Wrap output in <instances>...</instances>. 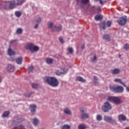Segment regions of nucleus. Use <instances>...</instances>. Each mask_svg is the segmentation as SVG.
<instances>
[{
	"label": "nucleus",
	"mask_w": 129,
	"mask_h": 129,
	"mask_svg": "<svg viewBox=\"0 0 129 129\" xmlns=\"http://www.w3.org/2000/svg\"><path fill=\"white\" fill-rule=\"evenodd\" d=\"M94 84H98V78H97V77L94 76Z\"/></svg>",
	"instance_id": "obj_35"
},
{
	"label": "nucleus",
	"mask_w": 129,
	"mask_h": 129,
	"mask_svg": "<svg viewBox=\"0 0 129 129\" xmlns=\"http://www.w3.org/2000/svg\"><path fill=\"white\" fill-rule=\"evenodd\" d=\"M24 120V119H23V117H22V116L18 115L14 117V119L13 120V123L14 124H19L20 122H22Z\"/></svg>",
	"instance_id": "obj_7"
},
{
	"label": "nucleus",
	"mask_w": 129,
	"mask_h": 129,
	"mask_svg": "<svg viewBox=\"0 0 129 129\" xmlns=\"http://www.w3.org/2000/svg\"><path fill=\"white\" fill-rule=\"evenodd\" d=\"M114 99V97L109 96L108 97L107 100V101H109L110 102H113Z\"/></svg>",
	"instance_id": "obj_30"
},
{
	"label": "nucleus",
	"mask_w": 129,
	"mask_h": 129,
	"mask_svg": "<svg viewBox=\"0 0 129 129\" xmlns=\"http://www.w3.org/2000/svg\"><path fill=\"white\" fill-rule=\"evenodd\" d=\"M103 40H105L107 42H110V36L108 34H104L103 36Z\"/></svg>",
	"instance_id": "obj_18"
},
{
	"label": "nucleus",
	"mask_w": 129,
	"mask_h": 129,
	"mask_svg": "<svg viewBox=\"0 0 129 129\" xmlns=\"http://www.w3.org/2000/svg\"><path fill=\"white\" fill-rule=\"evenodd\" d=\"M104 120L107 122L112 123V124H115L116 123V120H115V119H113L112 117L109 116H105Z\"/></svg>",
	"instance_id": "obj_5"
},
{
	"label": "nucleus",
	"mask_w": 129,
	"mask_h": 129,
	"mask_svg": "<svg viewBox=\"0 0 129 129\" xmlns=\"http://www.w3.org/2000/svg\"><path fill=\"white\" fill-rule=\"evenodd\" d=\"M40 50V48L37 46H34L33 45V52H38V51Z\"/></svg>",
	"instance_id": "obj_34"
},
{
	"label": "nucleus",
	"mask_w": 129,
	"mask_h": 129,
	"mask_svg": "<svg viewBox=\"0 0 129 129\" xmlns=\"http://www.w3.org/2000/svg\"><path fill=\"white\" fill-rule=\"evenodd\" d=\"M114 81L115 82H118V83H120V84H122V85L124 86V83L122 82V81L120 79H115Z\"/></svg>",
	"instance_id": "obj_27"
},
{
	"label": "nucleus",
	"mask_w": 129,
	"mask_h": 129,
	"mask_svg": "<svg viewBox=\"0 0 129 129\" xmlns=\"http://www.w3.org/2000/svg\"><path fill=\"white\" fill-rule=\"evenodd\" d=\"M64 113H66V114H71L72 112L68 108H66L64 110Z\"/></svg>",
	"instance_id": "obj_32"
},
{
	"label": "nucleus",
	"mask_w": 129,
	"mask_h": 129,
	"mask_svg": "<svg viewBox=\"0 0 129 129\" xmlns=\"http://www.w3.org/2000/svg\"><path fill=\"white\" fill-rule=\"evenodd\" d=\"M77 3L78 6L81 8H83L85 5H87L89 3V0H77Z\"/></svg>",
	"instance_id": "obj_8"
},
{
	"label": "nucleus",
	"mask_w": 129,
	"mask_h": 129,
	"mask_svg": "<svg viewBox=\"0 0 129 129\" xmlns=\"http://www.w3.org/2000/svg\"><path fill=\"white\" fill-rule=\"evenodd\" d=\"M97 60V56L94 55L93 58L92 59V62H95Z\"/></svg>",
	"instance_id": "obj_46"
},
{
	"label": "nucleus",
	"mask_w": 129,
	"mask_h": 129,
	"mask_svg": "<svg viewBox=\"0 0 129 129\" xmlns=\"http://www.w3.org/2000/svg\"><path fill=\"white\" fill-rule=\"evenodd\" d=\"M61 129H71V127L68 124H64L62 126Z\"/></svg>",
	"instance_id": "obj_36"
},
{
	"label": "nucleus",
	"mask_w": 129,
	"mask_h": 129,
	"mask_svg": "<svg viewBox=\"0 0 129 129\" xmlns=\"http://www.w3.org/2000/svg\"><path fill=\"white\" fill-rule=\"evenodd\" d=\"M47 26H48L49 29H51V30H52V29H53V28H54V24H53V23L52 22H48Z\"/></svg>",
	"instance_id": "obj_26"
},
{
	"label": "nucleus",
	"mask_w": 129,
	"mask_h": 129,
	"mask_svg": "<svg viewBox=\"0 0 129 129\" xmlns=\"http://www.w3.org/2000/svg\"><path fill=\"white\" fill-rule=\"evenodd\" d=\"M39 119L37 118H34L33 120V123L35 126H37L38 125V124L39 123Z\"/></svg>",
	"instance_id": "obj_23"
},
{
	"label": "nucleus",
	"mask_w": 129,
	"mask_h": 129,
	"mask_svg": "<svg viewBox=\"0 0 129 129\" xmlns=\"http://www.w3.org/2000/svg\"><path fill=\"white\" fill-rule=\"evenodd\" d=\"M120 72V70L119 69H114L111 70V73L114 75H116Z\"/></svg>",
	"instance_id": "obj_19"
},
{
	"label": "nucleus",
	"mask_w": 129,
	"mask_h": 129,
	"mask_svg": "<svg viewBox=\"0 0 129 129\" xmlns=\"http://www.w3.org/2000/svg\"><path fill=\"white\" fill-rule=\"evenodd\" d=\"M34 47V44L33 43H28L25 46V48L26 50H29L31 52H33V48Z\"/></svg>",
	"instance_id": "obj_13"
},
{
	"label": "nucleus",
	"mask_w": 129,
	"mask_h": 129,
	"mask_svg": "<svg viewBox=\"0 0 129 129\" xmlns=\"http://www.w3.org/2000/svg\"><path fill=\"white\" fill-rule=\"evenodd\" d=\"M77 80H78V81H79L80 82H85V81H86L85 79H83V78H82L81 76L77 77Z\"/></svg>",
	"instance_id": "obj_25"
},
{
	"label": "nucleus",
	"mask_w": 129,
	"mask_h": 129,
	"mask_svg": "<svg viewBox=\"0 0 129 129\" xmlns=\"http://www.w3.org/2000/svg\"><path fill=\"white\" fill-rule=\"evenodd\" d=\"M16 34H18L19 35L23 34V29L22 28H18L16 31Z\"/></svg>",
	"instance_id": "obj_31"
},
{
	"label": "nucleus",
	"mask_w": 129,
	"mask_h": 129,
	"mask_svg": "<svg viewBox=\"0 0 129 129\" xmlns=\"http://www.w3.org/2000/svg\"><path fill=\"white\" fill-rule=\"evenodd\" d=\"M10 60L12 61V62H14V61L15 60L17 64H18V65H21L23 63V57H22V56H19L15 59V57H11Z\"/></svg>",
	"instance_id": "obj_6"
},
{
	"label": "nucleus",
	"mask_w": 129,
	"mask_h": 129,
	"mask_svg": "<svg viewBox=\"0 0 129 129\" xmlns=\"http://www.w3.org/2000/svg\"><path fill=\"white\" fill-rule=\"evenodd\" d=\"M92 10H93V11H95V7L94 6L92 7Z\"/></svg>",
	"instance_id": "obj_52"
},
{
	"label": "nucleus",
	"mask_w": 129,
	"mask_h": 129,
	"mask_svg": "<svg viewBox=\"0 0 129 129\" xmlns=\"http://www.w3.org/2000/svg\"><path fill=\"white\" fill-rule=\"evenodd\" d=\"M17 40H14L11 41V43H14V42H16Z\"/></svg>",
	"instance_id": "obj_54"
},
{
	"label": "nucleus",
	"mask_w": 129,
	"mask_h": 129,
	"mask_svg": "<svg viewBox=\"0 0 129 129\" xmlns=\"http://www.w3.org/2000/svg\"><path fill=\"white\" fill-rule=\"evenodd\" d=\"M125 129H129V127H126Z\"/></svg>",
	"instance_id": "obj_55"
},
{
	"label": "nucleus",
	"mask_w": 129,
	"mask_h": 129,
	"mask_svg": "<svg viewBox=\"0 0 129 129\" xmlns=\"http://www.w3.org/2000/svg\"><path fill=\"white\" fill-rule=\"evenodd\" d=\"M113 102L115 104H120L121 100L119 99V97H114Z\"/></svg>",
	"instance_id": "obj_15"
},
{
	"label": "nucleus",
	"mask_w": 129,
	"mask_h": 129,
	"mask_svg": "<svg viewBox=\"0 0 129 129\" xmlns=\"http://www.w3.org/2000/svg\"><path fill=\"white\" fill-rule=\"evenodd\" d=\"M44 80L52 87H58L59 86V81L55 77H45L44 78Z\"/></svg>",
	"instance_id": "obj_1"
},
{
	"label": "nucleus",
	"mask_w": 129,
	"mask_h": 129,
	"mask_svg": "<svg viewBox=\"0 0 129 129\" xmlns=\"http://www.w3.org/2000/svg\"><path fill=\"white\" fill-rule=\"evenodd\" d=\"M59 41L60 42V43H61V44H63V43H64V40H63V38L62 37H60L59 38Z\"/></svg>",
	"instance_id": "obj_49"
},
{
	"label": "nucleus",
	"mask_w": 129,
	"mask_h": 129,
	"mask_svg": "<svg viewBox=\"0 0 129 129\" xmlns=\"http://www.w3.org/2000/svg\"><path fill=\"white\" fill-rule=\"evenodd\" d=\"M102 120V116L101 115H97V120H98V121H100V120Z\"/></svg>",
	"instance_id": "obj_39"
},
{
	"label": "nucleus",
	"mask_w": 129,
	"mask_h": 129,
	"mask_svg": "<svg viewBox=\"0 0 129 129\" xmlns=\"http://www.w3.org/2000/svg\"><path fill=\"white\" fill-rule=\"evenodd\" d=\"M118 119L120 121H124L126 120V117L123 114H120L118 116Z\"/></svg>",
	"instance_id": "obj_17"
},
{
	"label": "nucleus",
	"mask_w": 129,
	"mask_h": 129,
	"mask_svg": "<svg viewBox=\"0 0 129 129\" xmlns=\"http://www.w3.org/2000/svg\"><path fill=\"white\" fill-rule=\"evenodd\" d=\"M106 26L108 28L111 27V21H108L106 23Z\"/></svg>",
	"instance_id": "obj_43"
},
{
	"label": "nucleus",
	"mask_w": 129,
	"mask_h": 129,
	"mask_svg": "<svg viewBox=\"0 0 129 129\" xmlns=\"http://www.w3.org/2000/svg\"><path fill=\"white\" fill-rule=\"evenodd\" d=\"M62 71L63 72H61V73L62 74H66V73H67V71H68V70L66 68H63L62 69Z\"/></svg>",
	"instance_id": "obj_45"
},
{
	"label": "nucleus",
	"mask_w": 129,
	"mask_h": 129,
	"mask_svg": "<svg viewBox=\"0 0 129 129\" xmlns=\"http://www.w3.org/2000/svg\"><path fill=\"white\" fill-rule=\"evenodd\" d=\"M19 129H25V126H24L22 125H19Z\"/></svg>",
	"instance_id": "obj_50"
},
{
	"label": "nucleus",
	"mask_w": 129,
	"mask_h": 129,
	"mask_svg": "<svg viewBox=\"0 0 129 129\" xmlns=\"http://www.w3.org/2000/svg\"><path fill=\"white\" fill-rule=\"evenodd\" d=\"M101 29H103V30H105L106 27H105V22H102L99 25Z\"/></svg>",
	"instance_id": "obj_28"
},
{
	"label": "nucleus",
	"mask_w": 129,
	"mask_h": 129,
	"mask_svg": "<svg viewBox=\"0 0 129 129\" xmlns=\"http://www.w3.org/2000/svg\"><path fill=\"white\" fill-rule=\"evenodd\" d=\"M8 115H10V111H6L3 113L2 116L3 117H8Z\"/></svg>",
	"instance_id": "obj_29"
},
{
	"label": "nucleus",
	"mask_w": 129,
	"mask_h": 129,
	"mask_svg": "<svg viewBox=\"0 0 129 129\" xmlns=\"http://www.w3.org/2000/svg\"><path fill=\"white\" fill-rule=\"evenodd\" d=\"M8 71H9V72H14V71H15V66L12 64H9L8 66Z\"/></svg>",
	"instance_id": "obj_14"
},
{
	"label": "nucleus",
	"mask_w": 129,
	"mask_h": 129,
	"mask_svg": "<svg viewBox=\"0 0 129 129\" xmlns=\"http://www.w3.org/2000/svg\"><path fill=\"white\" fill-rule=\"evenodd\" d=\"M15 54H16V53L13 49H11V48H9L8 55H9V56H15Z\"/></svg>",
	"instance_id": "obj_21"
},
{
	"label": "nucleus",
	"mask_w": 129,
	"mask_h": 129,
	"mask_svg": "<svg viewBox=\"0 0 129 129\" xmlns=\"http://www.w3.org/2000/svg\"><path fill=\"white\" fill-rule=\"evenodd\" d=\"M85 48V46L84 45H82V47H81V49L82 50H83V49H84Z\"/></svg>",
	"instance_id": "obj_53"
},
{
	"label": "nucleus",
	"mask_w": 129,
	"mask_h": 129,
	"mask_svg": "<svg viewBox=\"0 0 129 129\" xmlns=\"http://www.w3.org/2000/svg\"><path fill=\"white\" fill-rule=\"evenodd\" d=\"M123 48L124 50H126V51H127V50H129V44L127 43H126L125 45H123Z\"/></svg>",
	"instance_id": "obj_38"
},
{
	"label": "nucleus",
	"mask_w": 129,
	"mask_h": 129,
	"mask_svg": "<svg viewBox=\"0 0 129 129\" xmlns=\"http://www.w3.org/2000/svg\"><path fill=\"white\" fill-rule=\"evenodd\" d=\"M110 89L111 91L115 93H122L124 90L123 87L121 86H111L110 87Z\"/></svg>",
	"instance_id": "obj_2"
},
{
	"label": "nucleus",
	"mask_w": 129,
	"mask_h": 129,
	"mask_svg": "<svg viewBox=\"0 0 129 129\" xmlns=\"http://www.w3.org/2000/svg\"><path fill=\"white\" fill-rule=\"evenodd\" d=\"M1 82H2V79L1 78H0V83H1Z\"/></svg>",
	"instance_id": "obj_56"
},
{
	"label": "nucleus",
	"mask_w": 129,
	"mask_h": 129,
	"mask_svg": "<svg viewBox=\"0 0 129 129\" xmlns=\"http://www.w3.org/2000/svg\"><path fill=\"white\" fill-rule=\"evenodd\" d=\"M99 2H100V5H103V2H102V0H98Z\"/></svg>",
	"instance_id": "obj_51"
},
{
	"label": "nucleus",
	"mask_w": 129,
	"mask_h": 129,
	"mask_svg": "<svg viewBox=\"0 0 129 129\" xmlns=\"http://www.w3.org/2000/svg\"><path fill=\"white\" fill-rule=\"evenodd\" d=\"M127 21V18H126V16H123L117 20V23L120 26H125Z\"/></svg>",
	"instance_id": "obj_4"
},
{
	"label": "nucleus",
	"mask_w": 129,
	"mask_h": 129,
	"mask_svg": "<svg viewBox=\"0 0 129 129\" xmlns=\"http://www.w3.org/2000/svg\"><path fill=\"white\" fill-rule=\"evenodd\" d=\"M9 6L8 8L10 10H13V9H15L16 8V6H17V4L16 3V1H11L9 2Z\"/></svg>",
	"instance_id": "obj_11"
},
{
	"label": "nucleus",
	"mask_w": 129,
	"mask_h": 129,
	"mask_svg": "<svg viewBox=\"0 0 129 129\" xmlns=\"http://www.w3.org/2000/svg\"><path fill=\"white\" fill-rule=\"evenodd\" d=\"M103 19V16L101 15H97L95 16V20L96 21H101Z\"/></svg>",
	"instance_id": "obj_20"
},
{
	"label": "nucleus",
	"mask_w": 129,
	"mask_h": 129,
	"mask_svg": "<svg viewBox=\"0 0 129 129\" xmlns=\"http://www.w3.org/2000/svg\"><path fill=\"white\" fill-rule=\"evenodd\" d=\"M62 31V26L60 25H55L51 29V32H61Z\"/></svg>",
	"instance_id": "obj_9"
},
{
	"label": "nucleus",
	"mask_w": 129,
	"mask_h": 129,
	"mask_svg": "<svg viewBox=\"0 0 129 129\" xmlns=\"http://www.w3.org/2000/svg\"><path fill=\"white\" fill-rule=\"evenodd\" d=\"M33 69H34V67H33V66H30L28 69V73L32 72Z\"/></svg>",
	"instance_id": "obj_40"
},
{
	"label": "nucleus",
	"mask_w": 129,
	"mask_h": 129,
	"mask_svg": "<svg viewBox=\"0 0 129 129\" xmlns=\"http://www.w3.org/2000/svg\"><path fill=\"white\" fill-rule=\"evenodd\" d=\"M15 16H16L17 18H20V17L22 16V12L20 11H16L15 12Z\"/></svg>",
	"instance_id": "obj_33"
},
{
	"label": "nucleus",
	"mask_w": 129,
	"mask_h": 129,
	"mask_svg": "<svg viewBox=\"0 0 129 129\" xmlns=\"http://www.w3.org/2000/svg\"><path fill=\"white\" fill-rule=\"evenodd\" d=\"M121 55H119V57H121Z\"/></svg>",
	"instance_id": "obj_58"
},
{
	"label": "nucleus",
	"mask_w": 129,
	"mask_h": 129,
	"mask_svg": "<svg viewBox=\"0 0 129 129\" xmlns=\"http://www.w3.org/2000/svg\"><path fill=\"white\" fill-rule=\"evenodd\" d=\"M78 129H86V126L83 124H81L78 126Z\"/></svg>",
	"instance_id": "obj_37"
},
{
	"label": "nucleus",
	"mask_w": 129,
	"mask_h": 129,
	"mask_svg": "<svg viewBox=\"0 0 129 129\" xmlns=\"http://www.w3.org/2000/svg\"><path fill=\"white\" fill-rule=\"evenodd\" d=\"M42 21V19L40 17H38L36 20V24L34 26V29H38V27H39V25H40V23Z\"/></svg>",
	"instance_id": "obj_16"
},
{
	"label": "nucleus",
	"mask_w": 129,
	"mask_h": 129,
	"mask_svg": "<svg viewBox=\"0 0 129 129\" xmlns=\"http://www.w3.org/2000/svg\"><path fill=\"white\" fill-rule=\"evenodd\" d=\"M46 62L47 64H49L50 65L53 64V59L51 58H47L46 60Z\"/></svg>",
	"instance_id": "obj_24"
},
{
	"label": "nucleus",
	"mask_w": 129,
	"mask_h": 129,
	"mask_svg": "<svg viewBox=\"0 0 129 129\" xmlns=\"http://www.w3.org/2000/svg\"><path fill=\"white\" fill-rule=\"evenodd\" d=\"M124 87H125V88H126V91L127 92H129V86H126V85H125V84H124V86H123Z\"/></svg>",
	"instance_id": "obj_48"
},
{
	"label": "nucleus",
	"mask_w": 129,
	"mask_h": 129,
	"mask_svg": "<svg viewBox=\"0 0 129 129\" xmlns=\"http://www.w3.org/2000/svg\"><path fill=\"white\" fill-rule=\"evenodd\" d=\"M25 2L26 0H17L16 6H22Z\"/></svg>",
	"instance_id": "obj_22"
},
{
	"label": "nucleus",
	"mask_w": 129,
	"mask_h": 129,
	"mask_svg": "<svg viewBox=\"0 0 129 129\" xmlns=\"http://www.w3.org/2000/svg\"><path fill=\"white\" fill-rule=\"evenodd\" d=\"M68 51L70 54H73L74 52V50H73V48L72 47H70L68 48Z\"/></svg>",
	"instance_id": "obj_41"
},
{
	"label": "nucleus",
	"mask_w": 129,
	"mask_h": 129,
	"mask_svg": "<svg viewBox=\"0 0 129 129\" xmlns=\"http://www.w3.org/2000/svg\"><path fill=\"white\" fill-rule=\"evenodd\" d=\"M55 74L56 75H58V76H60V75H61V74H62V72H60L59 70H56L55 72Z\"/></svg>",
	"instance_id": "obj_44"
},
{
	"label": "nucleus",
	"mask_w": 129,
	"mask_h": 129,
	"mask_svg": "<svg viewBox=\"0 0 129 129\" xmlns=\"http://www.w3.org/2000/svg\"><path fill=\"white\" fill-rule=\"evenodd\" d=\"M32 94H33V92H31V93H29V94H26L25 95V96L26 97L29 98V97H31V95H32Z\"/></svg>",
	"instance_id": "obj_47"
},
{
	"label": "nucleus",
	"mask_w": 129,
	"mask_h": 129,
	"mask_svg": "<svg viewBox=\"0 0 129 129\" xmlns=\"http://www.w3.org/2000/svg\"><path fill=\"white\" fill-rule=\"evenodd\" d=\"M111 108H112V106L109 102H105L102 106V110L103 112H108V111L110 110Z\"/></svg>",
	"instance_id": "obj_3"
},
{
	"label": "nucleus",
	"mask_w": 129,
	"mask_h": 129,
	"mask_svg": "<svg viewBox=\"0 0 129 129\" xmlns=\"http://www.w3.org/2000/svg\"><path fill=\"white\" fill-rule=\"evenodd\" d=\"M30 108L31 112L32 114H35L36 113V110L37 109V105L34 104H31L29 106Z\"/></svg>",
	"instance_id": "obj_12"
},
{
	"label": "nucleus",
	"mask_w": 129,
	"mask_h": 129,
	"mask_svg": "<svg viewBox=\"0 0 129 129\" xmlns=\"http://www.w3.org/2000/svg\"><path fill=\"white\" fill-rule=\"evenodd\" d=\"M81 114V118L82 119H86V118H89V114L86 112H85L84 110H82L80 111Z\"/></svg>",
	"instance_id": "obj_10"
},
{
	"label": "nucleus",
	"mask_w": 129,
	"mask_h": 129,
	"mask_svg": "<svg viewBox=\"0 0 129 129\" xmlns=\"http://www.w3.org/2000/svg\"><path fill=\"white\" fill-rule=\"evenodd\" d=\"M38 86H39V85L38 84H32V88H35L36 89L38 88Z\"/></svg>",
	"instance_id": "obj_42"
},
{
	"label": "nucleus",
	"mask_w": 129,
	"mask_h": 129,
	"mask_svg": "<svg viewBox=\"0 0 129 129\" xmlns=\"http://www.w3.org/2000/svg\"><path fill=\"white\" fill-rule=\"evenodd\" d=\"M95 1V2H98V0H94Z\"/></svg>",
	"instance_id": "obj_57"
}]
</instances>
